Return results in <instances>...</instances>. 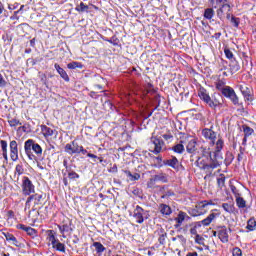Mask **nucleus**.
I'll return each mask as SVG.
<instances>
[{
  "mask_svg": "<svg viewBox=\"0 0 256 256\" xmlns=\"http://www.w3.org/2000/svg\"><path fill=\"white\" fill-rule=\"evenodd\" d=\"M43 221V216L39 213V208H32L28 212V223L30 225H35V223H41Z\"/></svg>",
  "mask_w": 256,
  "mask_h": 256,
  "instance_id": "6e6552de",
  "label": "nucleus"
},
{
  "mask_svg": "<svg viewBox=\"0 0 256 256\" xmlns=\"http://www.w3.org/2000/svg\"><path fill=\"white\" fill-rule=\"evenodd\" d=\"M3 11H5V6L3 5V2L0 1V15H2Z\"/></svg>",
  "mask_w": 256,
  "mask_h": 256,
  "instance_id": "bf43d9fd",
  "label": "nucleus"
},
{
  "mask_svg": "<svg viewBox=\"0 0 256 256\" xmlns=\"http://www.w3.org/2000/svg\"><path fill=\"white\" fill-rule=\"evenodd\" d=\"M208 105L209 107H211V109H217V107L221 105V101H219V99L217 98V95L214 94V96L210 98V102L208 103Z\"/></svg>",
  "mask_w": 256,
  "mask_h": 256,
  "instance_id": "5701e85b",
  "label": "nucleus"
},
{
  "mask_svg": "<svg viewBox=\"0 0 256 256\" xmlns=\"http://www.w3.org/2000/svg\"><path fill=\"white\" fill-rule=\"evenodd\" d=\"M3 235L6 239V241H11L15 247H19V241L17 240V237L15 235L9 233V232H3Z\"/></svg>",
  "mask_w": 256,
  "mask_h": 256,
  "instance_id": "4be33fe9",
  "label": "nucleus"
},
{
  "mask_svg": "<svg viewBox=\"0 0 256 256\" xmlns=\"http://www.w3.org/2000/svg\"><path fill=\"white\" fill-rule=\"evenodd\" d=\"M218 238L222 243H229V230L227 227L222 226L218 228Z\"/></svg>",
  "mask_w": 256,
  "mask_h": 256,
  "instance_id": "ddd939ff",
  "label": "nucleus"
},
{
  "mask_svg": "<svg viewBox=\"0 0 256 256\" xmlns=\"http://www.w3.org/2000/svg\"><path fill=\"white\" fill-rule=\"evenodd\" d=\"M187 219V214L184 212H179L178 216L175 218L176 221V227H181L183 225V221Z\"/></svg>",
  "mask_w": 256,
  "mask_h": 256,
  "instance_id": "b1692460",
  "label": "nucleus"
},
{
  "mask_svg": "<svg viewBox=\"0 0 256 256\" xmlns=\"http://www.w3.org/2000/svg\"><path fill=\"white\" fill-rule=\"evenodd\" d=\"M160 212L162 215H171V207L167 204L160 205Z\"/></svg>",
  "mask_w": 256,
  "mask_h": 256,
  "instance_id": "cd10ccee",
  "label": "nucleus"
},
{
  "mask_svg": "<svg viewBox=\"0 0 256 256\" xmlns=\"http://www.w3.org/2000/svg\"><path fill=\"white\" fill-rule=\"evenodd\" d=\"M58 229H59L60 233H62V235H63V233H65V224L58 225Z\"/></svg>",
  "mask_w": 256,
  "mask_h": 256,
  "instance_id": "4d7b16f0",
  "label": "nucleus"
},
{
  "mask_svg": "<svg viewBox=\"0 0 256 256\" xmlns=\"http://www.w3.org/2000/svg\"><path fill=\"white\" fill-rule=\"evenodd\" d=\"M217 17L223 21V19H231V5L229 4H223L222 6H219V9L216 11Z\"/></svg>",
  "mask_w": 256,
  "mask_h": 256,
  "instance_id": "9d476101",
  "label": "nucleus"
},
{
  "mask_svg": "<svg viewBox=\"0 0 256 256\" xmlns=\"http://www.w3.org/2000/svg\"><path fill=\"white\" fill-rule=\"evenodd\" d=\"M133 217L136 223H143L145 219H149V213L140 206H136L133 212Z\"/></svg>",
  "mask_w": 256,
  "mask_h": 256,
  "instance_id": "1a4fd4ad",
  "label": "nucleus"
},
{
  "mask_svg": "<svg viewBox=\"0 0 256 256\" xmlns=\"http://www.w3.org/2000/svg\"><path fill=\"white\" fill-rule=\"evenodd\" d=\"M222 208L224 209V211H226V213H233V211H235V207L233 206V204L229 203H223Z\"/></svg>",
  "mask_w": 256,
  "mask_h": 256,
  "instance_id": "7c9ffc66",
  "label": "nucleus"
},
{
  "mask_svg": "<svg viewBox=\"0 0 256 256\" xmlns=\"http://www.w3.org/2000/svg\"><path fill=\"white\" fill-rule=\"evenodd\" d=\"M53 249H56V251H61L62 253H65V244L59 242H55L54 245H52Z\"/></svg>",
  "mask_w": 256,
  "mask_h": 256,
  "instance_id": "c756f323",
  "label": "nucleus"
},
{
  "mask_svg": "<svg viewBox=\"0 0 256 256\" xmlns=\"http://www.w3.org/2000/svg\"><path fill=\"white\" fill-rule=\"evenodd\" d=\"M247 137L248 136H244V138H243V145H245L247 143Z\"/></svg>",
  "mask_w": 256,
  "mask_h": 256,
  "instance_id": "338daca9",
  "label": "nucleus"
},
{
  "mask_svg": "<svg viewBox=\"0 0 256 256\" xmlns=\"http://www.w3.org/2000/svg\"><path fill=\"white\" fill-rule=\"evenodd\" d=\"M222 95H224L226 99H230L233 105H239V97L231 86H225L224 89H222Z\"/></svg>",
  "mask_w": 256,
  "mask_h": 256,
  "instance_id": "0eeeda50",
  "label": "nucleus"
},
{
  "mask_svg": "<svg viewBox=\"0 0 256 256\" xmlns=\"http://www.w3.org/2000/svg\"><path fill=\"white\" fill-rule=\"evenodd\" d=\"M35 38H33L32 40H30V47H35Z\"/></svg>",
  "mask_w": 256,
  "mask_h": 256,
  "instance_id": "e2e57ef3",
  "label": "nucleus"
},
{
  "mask_svg": "<svg viewBox=\"0 0 256 256\" xmlns=\"http://www.w3.org/2000/svg\"><path fill=\"white\" fill-rule=\"evenodd\" d=\"M202 137L207 139L210 142V145H214L215 153H221L225 142L223 141V138H217V132L213 131V127L202 129Z\"/></svg>",
  "mask_w": 256,
  "mask_h": 256,
  "instance_id": "f03ea898",
  "label": "nucleus"
},
{
  "mask_svg": "<svg viewBox=\"0 0 256 256\" xmlns=\"http://www.w3.org/2000/svg\"><path fill=\"white\" fill-rule=\"evenodd\" d=\"M238 87L244 97H249L251 95V89L247 85L242 84Z\"/></svg>",
  "mask_w": 256,
  "mask_h": 256,
  "instance_id": "393cba45",
  "label": "nucleus"
},
{
  "mask_svg": "<svg viewBox=\"0 0 256 256\" xmlns=\"http://www.w3.org/2000/svg\"><path fill=\"white\" fill-rule=\"evenodd\" d=\"M16 229L25 231V233H27V235H29L30 237H35V235H37V230H35V228H31L30 226H26L25 224H17Z\"/></svg>",
  "mask_w": 256,
  "mask_h": 256,
  "instance_id": "4468645a",
  "label": "nucleus"
},
{
  "mask_svg": "<svg viewBox=\"0 0 256 256\" xmlns=\"http://www.w3.org/2000/svg\"><path fill=\"white\" fill-rule=\"evenodd\" d=\"M217 216H218V214L211 213V214H209V216L207 218L202 220L200 223H201V225H203V227H209V224L213 223V221H215Z\"/></svg>",
  "mask_w": 256,
  "mask_h": 256,
  "instance_id": "aec40b11",
  "label": "nucleus"
},
{
  "mask_svg": "<svg viewBox=\"0 0 256 256\" xmlns=\"http://www.w3.org/2000/svg\"><path fill=\"white\" fill-rule=\"evenodd\" d=\"M195 243H198V245H203V237H201L199 234L196 235Z\"/></svg>",
  "mask_w": 256,
  "mask_h": 256,
  "instance_id": "09e8293b",
  "label": "nucleus"
},
{
  "mask_svg": "<svg viewBox=\"0 0 256 256\" xmlns=\"http://www.w3.org/2000/svg\"><path fill=\"white\" fill-rule=\"evenodd\" d=\"M93 247H95L96 253H103L105 251V246L100 242H94Z\"/></svg>",
  "mask_w": 256,
  "mask_h": 256,
  "instance_id": "72a5a7b5",
  "label": "nucleus"
},
{
  "mask_svg": "<svg viewBox=\"0 0 256 256\" xmlns=\"http://www.w3.org/2000/svg\"><path fill=\"white\" fill-rule=\"evenodd\" d=\"M25 173V168H23V164H17L15 167V175H18V177H21Z\"/></svg>",
  "mask_w": 256,
  "mask_h": 256,
  "instance_id": "473e14b6",
  "label": "nucleus"
},
{
  "mask_svg": "<svg viewBox=\"0 0 256 256\" xmlns=\"http://www.w3.org/2000/svg\"><path fill=\"white\" fill-rule=\"evenodd\" d=\"M77 177H79V175H77V173H75V172L69 173L70 179H77Z\"/></svg>",
  "mask_w": 256,
  "mask_h": 256,
  "instance_id": "13d9d810",
  "label": "nucleus"
},
{
  "mask_svg": "<svg viewBox=\"0 0 256 256\" xmlns=\"http://www.w3.org/2000/svg\"><path fill=\"white\" fill-rule=\"evenodd\" d=\"M9 149L11 161H19V144L15 140H11L9 143Z\"/></svg>",
  "mask_w": 256,
  "mask_h": 256,
  "instance_id": "9b49d317",
  "label": "nucleus"
},
{
  "mask_svg": "<svg viewBox=\"0 0 256 256\" xmlns=\"http://www.w3.org/2000/svg\"><path fill=\"white\" fill-rule=\"evenodd\" d=\"M190 233H191V235H196L197 236L198 235L197 234V228H191Z\"/></svg>",
  "mask_w": 256,
  "mask_h": 256,
  "instance_id": "052dcab7",
  "label": "nucleus"
},
{
  "mask_svg": "<svg viewBox=\"0 0 256 256\" xmlns=\"http://www.w3.org/2000/svg\"><path fill=\"white\" fill-rule=\"evenodd\" d=\"M231 191L236 198L240 196L239 190L235 186H231Z\"/></svg>",
  "mask_w": 256,
  "mask_h": 256,
  "instance_id": "8fccbe9b",
  "label": "nucleus"
},
{
  "mask_svg": "<svg viewBox=\"0 0 256 256\" xmlns=\"http://www.w3.org/2000/svg\"><path fill=\"white\" fill-rule=\"evenodd\" d=\"M236 205L239 209H245L247 207V202L241 196L236 197Z\"/></svg>",
  "mask_w": 256,
  "mask_h": 256,
  "instance_id": "a878e982",
  "label": "nucleus"
},
{
  "mask_svg": "<svg viewBox=\"0 0 256 256\" xmlns=\"http://www.w3.org/2000/svg\"><path fill=\"white\" fill-rule=\"evenodd\" d=\"M24 151L30 161H35L37 157H41V155H43V148H41V145L37 144L33 139L25 141Z\"/></svg>",
  "mask_w": 256,
  "mask_h": 256,
  "instance_id": "7ed1b4c3",
  "label": "nucleus"
},
{
  "mask_svg": "<svg viewBox=\"0 0 256 256\" xmlns=\"http://www.w3.org/2000/svg\"><path fill=\"white\" fill-rule=\"evenodd\" d=\"M87 157H90L91 159H98L97 155L88 153Z\"/></svg>",
  "mask_w": 256,
  "mask_h": 256,
  "instance_id": "680f3d73",
  "label": "nucleus"
},
{
  "mask_svg": "<svg viewBox=\"0 0 256 256\" xmlns=\"http://www.w3.org/2000/svg\"><path fill=\"white\" fill-rule=\"evenodd\" d=\"M214 16H215V10H213V8H207L204 11V18L205 19L211 20V18L214 17Z\"/></svg>",
  "mask_w": 256,
  "mask_h": 256,
  "instance_id": "c85d7f7f",
  "label": "nucleus"
},
{
  "mask_svg": "<svg viewBox=\"0 0 256 256\" xmlns=\"http://www.w3.org/2000/svg\"><path fill=\"white\" fill-rule=\"evenodd\" d=\"M0 147L2 151V157L5 161H9L8 151H7V140H0Z\"/></svg>",
  "mask_w": 256,
  "mask_h": 256,
  "instance_id": "a211bd4d",
  "label": "nucleus"
},
{
  "mask_svg": "<svg viewBox=\"0 0 256 256\" xmlns=\"http://www.w3.org/2000/svg\"><path fill=\"white\" fill-rule=\"evenodd\" d=\"M223 163V156L219 152H208V156L203 155L196 161L197 167L204 171H211V169H217L219 165Z\"/></svg>",
  "mask_w": 256,
  "mask_h": 256,
  "instance_id": "f257e3e1",
  "label": "nucleus"
},
{
  "mask_svg": "<svg viewBox=\"0 0 256 256\" xmlns=\"http://www.w3.org/2000/svg\"><path fill=\"white\" fill-rule=\"evenodd\" d=\"M224 53H225L227 59H232L233 58V52L231 50H229V48H225Z\"/></svg>",
  "mask_w": 256,
  "mask_h": 256,
  "instance_id": "de8ad7c7",
  "label": "nucleus"
},
{
  "mask_svg": "<svg viewBox=\"0 0 256 256\" xmlns=\"http://www.w3.org/2000/svg\"><path fill=\"white\" fill-rule=\"evenodd\" d=\"M68 69H83V65L79 62H71L67 65Z\"/></svg>",
  "mask_w": 256,
  "mask_h": 256,
  "instance_id": "4c0bfd02",
  "label": "nucleus"
},
{
  "mask_svg": "<svg viewBox=\"0 0 256 256\" xmlns=\"http://www.w3.org/2000/svg\"><path fill=\"white\" fill-rule=\"evenodd\" d=\"M22 193L26 197L31 195V193H35V185L33 184V181L27 176L22 177Z\"/></svg>",
  "mask_w": 256,
  "mask_h": 256,
  "instance_id": "423d86ee",
  "label": "nucleus"
},
{
  "mask_svg": "<svg viewBox=\"0 0 256 256\" xmlns=\"http://www.w3.org/2000/svg\"><path fill=\"white\" fill-rule=\"evenodd\" d=\"M25 53H27V54L31 53V48L26 49V50H25Z\"/></svg>",
  "mask_w": 256,
  "mask_h": 256,
  "instance_id": "774afa93",
  "label": "nucleus"
},
{
  "mask_svg": "<svg viewBox=\"0 0 256 256\" xmlns=\"http://www.w3.org/2000/svg\"><path fill=\"white\" fill-rule=\"evenodd\" d=\"M155 183H157V180H155V177H153L148 181L147 187L149 189H153V187H155Z\"/></svg>",
  "mask_w": 256,
  "mask_h": 256,
  "instance_id": "a18cd8bd",
  "label": "nucleus"
},
{
  "mask_svg": "<svg viewBox=\"0 0 256 256\" xmlns=\"http://www.w3.org/2000/svg\"><path fill=\"white\" fill-rule=\"evenodd\" d=\"M186 256H197V252H190Z\"/></svg>",
  "mask_w": 256,
  "mask_h": 256,
  "instance_id": "0e129e2a",
  "label": "nucleus"
},
{
  "mask_svg": "<svg viewBox=\"0 0 256 256\" xmlns=\"http://www.w3.org/2000/svg\"><path fill=\"white\" fill-rule=\"evenodd\" d=\"M231 23H233L234 27H239V20L237 18L230 16Z\"/></svg>",
  "mask_w": 256,
  "mask_h": 256,
  "instance_id": "3c124183",
  "label": "nucleus"
},
{
  "mask_svg": "<svg viewBox=\"0 0 256 256\" xmlns=\"http://www.w3.org/2000/svg\"><path fill=\"white\" fill-rule=\"evenodd\" d=\"M198 95L204 103H207V105H209V102L211 101V96H209V93H207V90L203 88L200 89L198 92Z\"/></svg>",
  "mask_w": 256,
  "mask_h": 256,
  "instance_id": "6ab92c4d",
  "label": "nucleus"
},
{
  "mask_svg": "<svg viewBox=\"0 0 256 256\" xmlns=\"http://www.w3.org/2000/svg\"><path fill=\"white\" fill-rule=\"evenodd\" d=\"M214 237H219V230L213 232Z\"/></svg>",
  "mask_w": 256,
  "mask_h": 256,
  "instance_id": "69168bd1",
  "label": "nucleus"
},
{
  "mask_svg": "<svg viewBox=\"0 0 256 256\" xmlns=\"http://www.w3.org/2000/svg\"><path fill=\"white\" fill-rule=\"evenodd\" d=\"M66 149L70 150V153H82V155H87V150L83 149V146L75 148V144H73V148H71V145L67 144Z\"/></svg>",
  "mask_w": 256,
  "mask_h": 256,
  "instance_id": "412c9836",
  "label": "nucleus"
},
{
  "mask_svg": "<svg viewBox=\"0 0 256 256\" xmlns=\"http://www.w3.org/2000/svg\"><path fill=\"white\" fill-rule=\"evenodd\" d=\"M8 123H9L10 127H17V125H21V122L15 118L8 120Z\"/></svg>",
  "mask_w": 256,
  "mask_h": 256,
  "instance_id": "79ce46f5",
  "label": "nucleus"
},
{
  "mask_svg": "<svg viewBox=\"0 0 256 256\" xmlns=\"http://www.w3.org/2000/svg\"><path fill=\"white\" fill-rule=\"evenodd\" d=\"M163 139H165V141H169L171 139H173V135H171V133L168 134H164L162 135Z\"/></svg>",
  "mask_w": 256,
  "mask_h": 256,
  "instance_id": "864d4df0",
  "label": "nucleus"
},
{
  "mask_svg": "<svg viewBox=\"0 0 256 256\" xmlns=\"http://www.w3.org/2000/svg\"><path fill=\"white\" fill-rule=\"evenodd\" d=\"M152 142L154 145V153H161V151H163V147H165V143L163 142V140L153 137Z\"/></svg>",
  "mask_w": 256,
  "mask_h": 256,
  "instance_id": "2eb2a0df",
  "label": "nucleus"
},
{
  "mask_svg": "<svg viewBox=\"0 0 256 256\" xmlns=\"http://www.w3.org/2000/svg\"><path fill=\"white\" fill-rule=\"evenodd\" d=\"M186 151H188V153H195L197 151V140L195 138L188 137Z\"/></svg>",
  "mask_w": 256,
  "mask_h": 256,
  "instance_id": "dca6fc26",
  "label": "nucleus"
},
{
  "mask_svg": "<svg viewBox=\"0 0 256 256\" xmlns=\"http://www.w3.org/2000/svg\"><path fill=\"white\" fill-rule=\"evenodd\" d=\"M217 183L220 189H223V187H225V177L221 176L220 178H218Z\"/></svg>",
  "mask_w": 256,
  "mask_h": 256,
  "instance_id": "37998d69",
  "label": "nucleus"
},
{
  "mask_svg": "<svg viewBox=\"0 0 256 256\" xmlns=\"http://www.w3.org/2000/svg\"><path fill=\"white\" fill-rule=\"evenodd\" d=\"M232 255L233 256H242L243 251H241V249L239 247H236L232 250Z\"/></svg>",
  "mask_w": 256,
  "mask_h": 256,
  "instance_id": "c03bdc74",
  "label": "nucleus"
},
{
  "mask_svg": "<svg viewBox=\"0 0 256 256\" xmlns=\"http://www.w3.org/2000/svg\"><path fill=\"white\" fill-rule=\"evenodd\" d=\"M255 227H256V221H255V219H250V220H248L247 229H248L249 231H255Z\"/></svg>",
  "mask_w": 256,
  "mask_h": 256,
  "instance_id": "58836bf2",
  "label": "nucleus"
},
{
  "mask_svg": "<svg viewBox=\"0 0 256 256\" xmlns=\"http://www.w3.org/2000/svg\"><path fill=\"white\" fill-rule=\"evenodd\" d=\"M125 175L130 179V181H139L141 175L139 173L132 174L131 171H125Z\"/></svg>",
  "mask_w": 256,
  "mask_h": 256,
  "instance_id": "bb28decb",
  "label": "nucleus"
},
{
  "mask_svg": "<svg viewBox=\"0 0 256 256\" xmlns=\"http://www.w3.org/2000/svg\"><path fill=\"white\" fill-rule=\"evenodd\" d=\"M56 71L59 73V75L62 77V79H65V70L61 68L59 64L54 65Z\"/></svg>",
  "mask_w": 256,
  "mask_h": 256,
  "instance_id": "ea45409f",
  "label": "nucleus"
},
{
  "mask_svg": "<svg viewBox=\"0 0 256 256\" xmlns=\"http://www.w3.org/2000/svg\"><path fill=\"white\" fill-rule=\"evenodd\" d=\"M41 133L44 135L45 139H51V137H57V130L48 127L47 125H41Z\"/></svg>",
  "mask_w": 256,
  "mask_h": 256,
  "instance_id": "f8f14e48",
  "label": "nucleus"
},
{
  "mask_svg": "<svg viewBox=\"0 0 256 256\" xmlns=\"http://www.w3.org/2000/svg\"><path fill=\"white\" fill-rule=\"evenodd\" d=\"M154 179H155L156 183H158V181H161L162 183H167V176L165 174L155 175Z\"/></svg>",
  "mask_w": 256,
  "mask_h": 256,
  "instance_id": "e433bc0d",
  "label": "nucleus"
},
{
  "mask_svg": "<svg viewBox=\"0 0 256 256\" xmlns=\"http://www.w3.org/2000/svg\"><path fill=\"white\" fill-rule=\"evenodd\" d=\"M7 87V81L3 77V74L0 73V88Z\"/></svg>",
  "mask_w": 256,
  "mask_h": 256,
  "instance_id": "49530a36",
  "label": "nucleus"
},
{
  "mask_svg": "<svg viewBox=\"0 0 256 256\" xmlns=\"http://www.w3.org/2000/svg\"><path fill=\"white\" fill-rule=\"evenodd\" d=\"M88 10H89V6L85 5V3L83 2L76 7V11H78L79 13H85Z\"/></svg>",
  "mask_w": 256,
  "mask_h": 256,
  "instance_id": "f704fd0d",
  "label": "nucleus"
},
{
  "mask_svg": "<svg viewBox=\"0 0 256 256\" xmlns=\"http://www.w3.org/2000/svg\"><path fill=\"white\" fill-rule=\"evenodd\" d=\"M46 239L51 245H55L57 243V232L55 230H46Z\"/></svg>",
  "mask_w": 256,
  "mask_h": 256,
  "instance_id": "f3484780",
  "label": "nucleus"
},
{
  "mask_svg": "<svg viewBox=\"0 0 256 256\" xmlns=\"http://www.w3.org/2000/svg\"><path fill=\"white\" fill-rule=\"evenodd\" d=\"M28 196L24 210L29 211L31 209V204L33 205L32 208L41 209V205H43V195L36 193Z\"/></svg>",
  "mask_w": 256,
  "mask_h": 256,
  "instance_id": "20e7f679",
  "label": "nucleus"
},
{
  "mask_svg": "<svg viewBox=\"0 0 256 256\" xmlns=\"http://www.w3.org/2000/svg\"><path fill=\"white\" fill-rule=\"evenodd\" d=\"M216 3L221 7L222 5H227V0H216Z\"/></svg>",
  "mask_w": 256,
  "mask_h": 256,
  "instance_id": "6e6d98bb",
  "label": "nucleus"
},
{
  "mask_svg": "<svg viewBox=\"0 0 256 256\" xmlns=\"http://www.w3.org/2000/svg\"><path fill=\"white\" fill-rule=\"evenodd\" d=\"M216 89H218V91H221V93H223V89H225V86H223V84H221V82H218L216 84Z\"/></svg>",
  "mask_w": 256,
  "mask_h": 256,
  "instance_id": "5fc2aeb1",
  "label": "nucleus"
},
{
  "mask_svg": "<svg viewBox=\"0 0 256 256\" xmlns=\"http://www.w3.org/2000/svg\"><path fill=\"white\" fill-rule=\"evenodd\" d=\"M211 205H215L211 200L207 201H202L199 202L196 205V208L192 211L193 217H199V215H205L209 209H211Z\"/></svg>",
  "mask_w": 256,
  "mask_h": 256,
  "instance_id": "39448f33",
  "label": "nucleus"
},
{
  "mask_svg": "<svg viewBox=\"0 0 256 256\" xmlns=\"http://www.w3.org/2000/svg\"><path fill=\"white\" fill-rule=\"evenodd\" d=\"M8 219H14L15 218V212L13 210H9L7 212Z\"/></svg>",
  "mask_w": 256,
  "mask_h": 256,
  "instance_id": "603ef678",
  "label": "nucleus"
},
{
  "mask_svg": "<svg viewBox=\"0 0 256 256\" xmlns=\"http://www.w3.org/2000/svg\"><path fill=\"white\" fill-rule=\"evenodd\" d=\"M253 133H254L253 128H251L249 126L244 127V136L245 137H251V135H253Z\"/></svg>",
  "mask_w": 256,
  "mask_h": 256,
  "instance_id": "a19ab883",
  "label": "nucleus"
},
{
  "mask_svg": "<svg viewBox=\"0 0 256 256\" xmlns=\"http://www.w3.org/2000/svg\"><path fill=\"white\" fill-rule=\"evenodd\" d=\"M172 149L174 153L181 154L185 151V146H183V144H176Z\"/></svg>",
  "mask_w": 256,
  "mask_h": 256,
  "instance_id": "c9c22d12",
  "label": "nucleus"
},
{
  "mask_svg": "<svg viewBox=\"0 0 256 256\" xmlns=\"http://www.w3.org/2000/svg\"><path fill=\"white\" fill-rule=\"evenodd\" d=\"M167 163L170 167H173V169L179 168V160H177V158H175V157L168 160Z\"/></svg>",
  "mask_w": 256,
  "mask_h": 256,
  "instance_id": "2f4dec72",
  "label": "nucleus"
}]
</instances>
